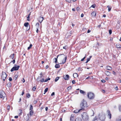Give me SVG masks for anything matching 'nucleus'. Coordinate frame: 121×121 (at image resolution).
Instances as JSON below:
<instances>
[{
  "label": "nucleus",
  "mask_w": 121,
  "mask_h": 121,
  "mask_svg": "<svg viewBox=\"0 0 121 121\" xmlns=\"http://www.w3.org/2000/svg\"><path fill=\"white\" fill-rule=\"evenodd\" d=\"M87 103L86 101L84 99H83L80 105V107L82 110H84V108L87 107Z\"/></svg>",
  "instance_id": "f257e3e1"
},
{
  "label": "nucleus",
  "mask_w": 121,
  "mask_h": 121,
  "mask_svg": "<svg viewBox=\"0 0 121 121\" xmlns=\"http://www.w3.org/2000/svg\"><path fill=\"white\" fill-rule=\"evenodd\" d=\"M6 96V95L4 91H2L0 92V98L3 99L4 102L7 101V98Z\"/></svg>",
  "instance_id": "f03ea898"
},
{
  "label": "nucleus",
  "mask_w": 121,
  "mask_h": 121,
  "mask_svg": "<svg viewBox=\"0 0 121 121\" xmlns=\"http://www.w3.org/2000/svg\"><path fill=\"white\" fill-rule=\"evenodd\" d=\"M64 55V56H65V58L63 60L62 63H60V64H63L65 63L66 62V60L67 59V56H65V55H64L63 54H61V55H58L57 56V58H55V62L56 63H57V58H58V57L59 55Z\"/></svg>",
  "instance_id": "7ed1b4c3"
},
{
  "label": "nucleus",
  "mask_w": 121,
  "mask_h": 121,
  "mask_svg": "<svg viewBox=\"0 0 121 121\" xmlns=\"http://www.w3.org/2000/svg\"><path fill=\"white\" fill-rule=\"evenodd\" d=\"M82 118L83 120L86 121L89 119V117L87 113L86 112H83L82 115Z\"/></svg>",
  "instance_id": "20e7f679"
},
{
  "label": "nucleus",
  "mask_w": 121,
  "mask_h": 121,
  "mask_svg": "<svg viewBox=\"0 0 121 121\" xmlns=\"http://www.w3.org/2000/svg\"><path fill=\"white\" fill-rule=\"evenodd\" d=\"M87 96L88 98L91 99H93L95 97V94L91 92H88Z\"/></svg>",
  "instance_id": "39448f33"
},
{
  "label": "nucleus",
  "mask_w": 121,
  "mask_h": 121,
  "mask_svg": "<svg viewBox=\"0 0 121 121\" xmlns=\"http://www.w3.org/2000/svg\"><path fill=\"white\" fill-rule=\"evenodd\" d=\"M36 80L38 82L40 81L42 82H43L44 81L43 76H39L37 78Z\"/></svg>",
  "instance_id": "423d86ee"
},
{
  "label": "nucleus",
  "mask_w": 121,
  "mask_h": 121,
  "mask_svg": "<svg viewBox=\"0 0 121 121\" xmlns=\"http://www.w3.org/2000/svg\"><path fill=\"white\" fill-rule=\"evenodd\" d=\"M14 66L11 69V72H12L14 70H17L19 69L20 67L19 65L17 66V65H14Z\"/></svg>",
  "instance_id": "0eeeda50"
},
{
  "label": "nucleus",
  "mask_w": 121,
  "mask_h": 121,
  "mask_svg": "<svg viewBox=\"0 0 121 121\" xmlns=\"http://www.w3.org/2000/svg\"><path fill=\"white\" fill-rule=\"evenodd\" d=\"M44 19L43 17H40L38 18V20L40 23H41Z\"/></svg>",
  "instance_id": "6e6552de"
},
{
  "label": "nucleus",
  "mask_w": 121,
  "mask_h": 121,
  "mask_svg": "<svg viewBox=\"0 0 121 121\" xmlns=\"http://www.w3.org/2000/svg\"><path fill=\"white\" fill-rule=\"evenodd\" d=\"M105 118V116L103 114L101 117H100V119L102 121H103L104 120Z\"/></svg>",
  "instance_id": "1a4fd4ad"
},
{
  "label": "nucleus",
  "mask_w": 121,
  "mask_h": 121,
  "mask_svg": "<svg viewBox=\"0 0 121 121\" xmlns=\"http://www.w3.org/2000/svg\"><path fill=\"white\" fill-rule=\"evenodd\" d=\"M106 68L108 70H111L112 69V67L109 65L107 66Z\"/></svg>",
  "instance_id": "9d476101"
},
{
  "label": "nucleus",
  "mask_w": 121,
  "mask_h": 121,
  "mask_svg": "<svg viewBox=\"0 0 121 121\" xmlns=\"http://www.w3.org/2000/svg\"><path fill=\"white\" fill-rule=\"evenodd\" d=\"M91 15L92 17H95L96 16V13L95 11H93L91 13Z\"/></svg>",
  "instance_id": "9b49d317"
},
{
  "label": "nucleus",
  "mask_w": 121,
  "mask_h": 121,
  "mask_svg": "<svg viewBox=\"0 0 121 121\" xmlns=\"http://www.w3.org/2000/svg\"><path fill=\"white\" fill-rule=\"evenodd\" d=\"M108 116H109V118L110 119L111 118V115L110 112V111L108 110L107 111Z\"/></svg>",
  "instance_id": "f8f14e48"
},
{
  "label": "nucleus",
  "mask_w": 121,
  "mask_h": 121,
  "mask_svg": "<svg viewBox=\"0 0 121 121\" xmlns=\"http://www.w3.org/2000/svg\"><path fill=\"white\" fill-rule=\"evenodd\" d=\"M81 110H82L81 108L80 109H79L78 110V109H76V110H75L73 112L75 113H77L78 112H79V111H80Z\"/></svg>",
  "instance_id": "ddd939ff"
},
{
  "label": "nucleus",
  "mask_w": 121,
  "mask_h": 121,
  "mask_svg": "<svg viewBox=\"0 0 121 121\" xmlns=\"http://www.w3.org/2000/svg\"><path fill=\"white\" fill-rule=\"evenodd\" d=\"M15 55L14 53L11 54V55L9 56V57L10 58H11L13 59L14 58V56Z\"/></svg>",
  "instance_id": "4468645a"
},
{
  "label": "nucleus",
  "mask_w": 121,
  "mask_h": 121,
  "mask_svg": "<svg viewBox=\"0 0 121 121\" xmlns=\"http://www.w3.org/2000/svg\"><path fill=\"white\" fill-rule=\"evenodd\" d=\"M117 47L118 48H121V45L119 43H117L116 44Z\"/></svg>",
  "instance_id": "2eb2a0df"
},
{
  "label": "nucleus",
  "mask_w": 121,
  "mask_h": 121,
  "mask_svg": "<svg viewBox=\"0 0 121 121\" xmlns=\"http://www.w3.org/2000/svg\"><path fill=\"white\" fill-rule=\"evenodd\" d=\"M29 115L31 116L33 115L34 114L33 111L32 110H31L29 112Z\"/></svg>",
  "instance_id": "dca6fc26"
},
{
  "label": "nucleus",
  "mask_w": 121,
  "mask_h": 121,
  "mask_svg": "<svg viewBox=\"0 0 121 121\" xmlns=\"http://www.w3.org/2000/svg\"><path fill=\"white\" fill-rule=\"evenodd\" d=\"M64 78L65 80H68L69 78V76H64Z\"/></svg>",
  "instance_id": "f3484780"
},
{
  "label": "nucleus",
  "mask_w": 121,
  "mask_h": 121,
  "mask_svg": "<svg viewBox=\"0 0 121 121\" xmlns=\"http://www.w3.org/2000/svg\"><path fill=\"white\" fill-rule=\"evenodd\" d=\"M105 73L107 75V76H109V74L110 73L108 71H105Z\"/></svg>",
  "instance_id": "a211bd4d"
},
{
  "label": "nucleus",
  "mask_w": 121,
  "mask_h": 121,
  "mask_svg": "<svg viewBox=\"0 0 121 121\" xmlns=\"http://www.w3.org/2000/svg\"><path fill=\"white\" fill-rule=\"evenodd\" d=\"M80 92L81 93L84 95L85 94V92L83 91L82 90H80Z\"/></svg>",
  "instance_id": "6ab92c4d"
},
{
  "label": "nucleus",
  "mask_w": 121,
  "mask_h": 121,
  "mask_svg": "<svg viewBox=\"0 0 121 121\" xmlns=\"http://www.w3.org/2000/svg\"><path fill=\"white\" fill-rule=\"evenodd\" d=\"M29 25V23L28 22L25 23L24 24V26L26 27H27Z\"/></svg>",
  "instance_id": "aec40b11"
},
{
  "label": "nucleus",
  "mask_w": 121,
  "mask_h": 121,
  "mask_svg": "<svg viewBox=\"0 0 121 121\" xmlns=\"http://www.w3.org/2000/svg\"><path fill=\"white\" fill-rule=\"evenodd\" d=\"M76 70L78 71H81L82 70V68L79 67Z\"/></svg>",
  "instance_id": "412c9836"
},
{
  "label": "nucleus",
  "mask_w": 121,
  "mask_h": 121,
  "mask_svg": "<svg viewBox=\"0 0 121 121\" xmlns=\"http://www.w3.org/2000/svg\"><path fill=\"white\" fill-rule=\"evenodd\" d=\"M30 13H30L28 15V17H27V20L28 21H30Z\"/></svg>",
  "instance_id": "4be33fe9"
},
{
  "label": "nucleus",
  "mask_w": 121,
  "mask_h": 121,
  "mask_svg": "<svg viewBox=\"0 0 121 121\" xmlns=\"http://www.w3.org/2000/svg\"><path fill=\"white\" fill-rule=\"evenodd\" d=\"M29 117L28 115V114L27 116H26V120L27 121H28L29 120Z\"/></svg>",
  "instance_id": "5701e85b"
},
{
  "label": "nucleus",
  "mask_w": 121,
  "mask_h": 121,
  "mask_svg": "<svg viewBox=\"0 0 121 121\" xmlns=\"http://www.w3.org/2000/svg\"><path fill=\"white\" fill-rule=\"evenodd\" d=\"M55 67L56 68H58L60 67V65L58 64H56L55 65Z\"/></svg>",
  "instance_id": "b1692460"
},
{
  "label": "nucleus",
  "mask_w": 121,
  "mask_h": 121,
  "mask_svg": "<svg viewBox=\"0 0 121 121\" xmlns=\"http://www.w3.org/2000/svg\"><path fill=\"white\" fill-rule=\"evenodd\" d=\"M7 76L4 77V76H1V78L3 79L4 81Z\"/></svg>",
  "instance_id": "393cba45"
},
{
  "label": "nucleus",
  "mask_w": 121,
  "mask_h": 121,
  "mask_svg": "<svg viewBox=\"0 0 121 121\" xmlns=\"http://www.w3.org/2000/svg\"><path fill=\"white\" fill-rule=\"evenodd\" d=\"M75 121H82V120L80 118H77L76 119Z\"/></svg>",
  "instance_id": "a878e982"
},
{
  "label": "nucleus",
  "mask_w": 121,
  "mask_h": 121,
  "mask_svg": "<svg viewBox=\"0 0 121 121\" xmlns=\"http://www.w3.org/2000/svg\"><path fill=\"white\" fill-rule=\"evenodd\" d=\"M117 72H115L114 71H112V73L113 75H117Z\"/></svg>",
  "instance_id": "bb28decb"
},
{
  "label": "nucleus",
  "mask_w": 121,
  "mask_h": 121,
  "mask_svg": "<svg viewBox=\"0 0 121 121\" xmlns=\"http://www.w3.org/2000/svg\"><path fill=\"white\" fill-rule=\"evenodd\" d=\"M107 7L108 8V11H110L111 9V7L109 6V5L107 6Z\"/></svg>",
  "instance_id": "cd10ccee"
},
{
  "label": "nucleus",
  "mask_w": 121,
  "mask_h": 121,
  "mask_svg": "<svg viewBox=\"0 0 121 121\" xmlns=\"http://www.w3.org/2000/svg\"><path fill=\"white\" fill-rule=\"evenodd\" d=\"M33 109V106L31 104L30 105V108L29 110H32Z\"/></svg>",
  "instance_id": "c85d7f7f"
},
{
  "label": "nucleus",
  "mask_w": 121,
  "mask_h": 121,
  "mask_svg": "<svg viewBox=\"0 0 121 121\" xmlns=\"http://www.w3.org/2000/svg\"><path fill=\"white\" fill-rule=\"evenodd\" d=\"M32 45L31 44H30V46L29 47H28V48H27V49L28 50H29V49H30V48H31V47H32Z\"/></svg>",
  "instance_id": "c756f323"
},
{
  "label": "nucleus",
  "mask_w": 121,
  "mask_h": 121,
  "mask_svg": "<svg viewBox=\"0 0 121 121\" xmlns=\"http://www.w3.org/2000/svg\"><path fill=\"white\" fill-rule=\"evenodd\" d=\"M59 77H56L55 80V82H57L58 80L59 79Z\"/></svg>",
  "instance_id": "7c9ffc66"
},
{
  "label": "nucleus",
  "mask_w": 121,
  "mask_h": 121,
  "mask_svg": "<svg viewBox=\"0 0 121 121\" xmlns=\"http://www.w3.org/2000/svg\"><path fill=\"white\" fill-rule=\"evenodd\" d=\"M48 90V88H46L44 90V94H45V93Z\"/></svg>",
  "instance_id": "2f4dec72"
},
{
  "label": "nucleus",
  "mask_w": 121,
  "mask_h": 121,
  "mask_svg": "<svg viewBox=\"0 0 121 121\" xmlns=\"http://www.w3.org/2000/svg\"><path fill=\"white\" fill-rule=\"evenodd\" d=\"M36 28H39V23L38 22L36 23Z\"/></svg>",
  "instance_id": "473e14b6"
},
{
  "label": "nucleus",
  "mask_w": 121,
  "mask_h": 121,
  "mask_svg": "<svg viewBox=\"0 0 121 121\" xmlns=\"http://www.w3.org/2000/svg\"><path fill=\"white\" fill-rule=\"evenodd\" d=\"M15 59H13V60H12V61H11L10 63H11L12 62V63H13V64H14L15 63Z\"/></svg>",
  "instance_id": "72a5a7b5"
},
{
  "label": "nucleus",
  "mask_w": 121,
  "mask_h": 121,
  "mask_svg": "<svg viewBox=\"0 0 121 121\" xmlns=\"http://www.w3.org/2000/svg\"><path fill=\"white\" fill-rule=\"evenodd\" d=\"M1 76H7V75L5 72H3Z\"/></svg>",
  "instance_id": "f704fd0d"
},
{
  "label": "nucleus",
  "mask_w": 121,
  "mask_h": 121,
  "mask_svg": "<svg viewBox=\"0 0 121 121\" xmlns=\"http://www.w3.org/2000/svg\"><path fill=\"white\" fill-rule=\"evenodd\" d=\"M93 121H97V118L96 117H95L93 120Z\"/></svg>",
  "instance_id": "c9c22d12"
},
{
  "label": "nucleus",
  "mask_w": 121,
  "mask_h": 121,
  "mask_svg": "<svg viewBox=\"0 0 121 121\" xmlns=\"http://www.w3.org/2000/svg\"><path fill=\"white\" fill-rule=\"evenodd\" d=\"M50 78H48V79H46L44 81L45 82H47L48 80H50Z\"/></svg>",
  "instance_id": "e433bc0d"
},
{
  "label": "nucleus",
  "mask_w": 121,
  "mask_h": 121,
  "mask_svg": "<svg viewBox=\"0 0 121 121\" xmlns=\"http://www.w3.org/2000/svg\"><path fill=\"white\" fill-rule=\"evenodd\" d=\"M72 87L71 86H69L68 87L67 89L68 90H69L71 89Z\"/></svg>",
  "instance_id": "4c0bfd02"
},
{
  "label": "nucleus",
  "mask_w": 121,
  "mask_h": 121,
  "mask_svg": "<svg viewBox=\"0 0 121 121\" xmlns=\"http://www.w3.org/2000/svg\"><path fill=\"white\" fill-rule=\"evenodd\" d=\"M10 106L9 105L7 107V110L8 111H9L10 110Z\"/></svg>",
  "instance_id": "58836bf2"
},
{
  "label": "nucleus",
  "mask_w": 121,
  "mask_h": 121,
  "mask_svg": "<svg viewBox=\"0 0 121 121\" xmlns=\"http://www.w3.org/2000/svg\"><path fill=\"white\" fill-rule=\"evenodd\" d=\"M95 4H93L91 6V7L93 8H95Z\"/></svg>",
  "instance_id": "ea45409f"
},
{
  "label": "nucleus",
  "mask_w": 121,
  "mask_h": 121,
  "mask_svg": "<svg viewBox=\"0 0 121 121\" xmlns=\"http://www.w3.org/2000/svg\"><path fill=\"white\" fill-rule=\"evenodd\" d=\"M86 54L85 55V56L81 60V61H83V60H84V59H85L86 57Z\"/></svg>",
  "instance_id": "a19ab883"
},
{
  "label": "nucleus",
  "mask_w": 121,
  "mask_h": 121,
  "mask_svg": "<svg viewBox=\"0 0 121 121\" xmlns=\"http://www.w3.org/2000/svg\"><path fill=\"white\" fill-rule=\"evenodd\" d=\"M28 95H27V97L28 98H29L30 97V94L29 93H28Z\"/></svg>",
  "instance_id": "79ce46f5"
},
{
  "label": "nucleus",
  "mask_w": 121,
  "mask_h": 121,
  "mask_svg": "<svg viewBox=\"0 0 121 121\" xmlns=\"http://www.w3.org/2000/svg\"><path fill=\"white\" fill-rule=\"evenodd\" d=\"M90 60V58H88L86 62V63H87Z\"/></svg>",
  "instance_id": "37998d69"
},
{
  "label": "nucleus",
  "mask_w": 121,
  "mask_h": 121,
  "mask_svg": "<svg viewBox=\"0 0 121 121\" xmlns=\"http://www.w3.org/2000/svg\"><path fill=\"white\" fill-rule=\"evenodd\" d=\"M65 1L68 2L70 3L71 2V0H65Z\"/></svg>",
  "instance_id": "c03bdc74"
},
{
  "label": "nucleus",
  "mask_w": 121,
  "mask_h": 121,
  "mask_svg": "<svg viewBox=\"0 0 121 121\" xmlns=\"http://www.w3.org/2000/svg\"><path fill=\"white\" fill-rule=\"evenodd\" d=\"M36 88V87L35 86H34L32 88V90L35 91Z\"/></svg>",
  "instance_id": "a18cd8bd"
},
{
  "label": "nucleus",
  "mask_w": 121,
  "mask_h": 121,
  "mask_svg": "<svg viewBox=\"0 0 121 121\" xmlns=\"http://www.w3.org/2000/svg\"><path fill=\"white\" fill-rule=\"evenodd\" d=\"M72 117H70V121H73V117H72V116H71Z\"/></svg>",
  "instance_id": "49530a36"
},
{
  "label": "nucleus",
  "mask_w": 121,
  "mask_h": 121,
  "mask_svg": "<svg viewBox=\"0 0 121 121\" xmlns=\"http://www.w3.org/2000/svg\"><path fill=\"white\" fill-rule=\"evenodd\" d=\"M119 109L120 111H121V105H119Z\"/></svg>",
  "instance_id": "de8ad7c7"
},
{
  "label": "nucleus",
  "mask_w": 121,
  "mask_h": 121,
  "mask_svg": "<svg viewBox=\"0 0 121 121\" xmlns=\"http://www.w3.org/2000/svg\"><path fill=\"white\" fill-rule=\"evenodd\" d=\"M109 33L110 35L112 33V30H109Z\"/></svg>",
  "instance_id": "09e8293b"
},
{
  "label": "nucleus",
  "mask_w": 121,
  "mask_h": 121,
  "mask_svg": "<svg viewBox=\"0 0 121 121\" xmlns=\"http://www.w3.org/2000/svg\"><path fill=\"white\" fill-rule=\"evenodd\" d=\"M101 81L103 83H104V82H105V80H104V79H102L101 80Z\"/></svg>",
  "instance_id": "8fccbe9b"
},
{
  "label": "nucleus",
  "mask_w": 121,
  "mask_h": 121,
  "mask_svg": "<svg viewBox=\"0 0 121 121\" xmlns=\"http://www.w3.org/2000/svg\"><path fill=\"white\" fill-rule=\"evenodd\" d=\"M67 45H66L65 46L63 47V48L64 49H65L66 50L67 49L66 47Z\"/></svg>",
  "instance_id": "3c124183"
},
{
  "label": "nucleus",
  "mask_w": 121,
  "mask_h": 121,
  "mask_svg": "<svg viewBox=\"0 0 121 121\" xmlns=\"http://www.w3.org/2000/svg\"><path fill=\"white\" fill-rule=\"evenodd\" d=\"M9 81H11L12 80V78L11 77H10L9 79Z\"/></svg>",
  "instance_id": "603ef678"
},
{
  "label": "nucleus",
  "mask_w": 121,
  "mask_h": 121,
  "mask_svg": "<svg viewBox=\"0 0 121 121\" xmlns=\"http://www.w3.org/2000/svg\"><path fill=\"white\" fill-rule=\"evenodd\" d=\"M72 83L73 84H74L75 83V81L74 80H73L72 81Z\"/></svg>",
  "instance_id": "864d4df0"
},
{
  "label": "nucleus",
  "mask_w": 121,
  "mask_h": 121,
  "mask_svg": "<svg viewBox=\"0 0 121 121\" xmlns=\"http://www.w3.org/2000/svg\"><path fill=\"white\" fill-rule=\"evenodd\" d=\"M90 76H89L88 77L86 78V79H90Z\"/></svg>",
  "instance_id": "5fc2aeb1"
},
{
  "label": "nucleus",
  "mask_w": 121,
  "mask_h": 121,
  "mask_svg": "<svg viewBox=\"0 0 121 121\" xmlns=\"http://www.w3.org/2000/svg\"><path fill=\"white\" fill-rule=\"evenodd\" d=\"M76 9L77 11H78L79 10L80 8L78 7Z\"/></svg>",
  "instance_id": "6e6d98bb"
},
{
  "label": "nucleus",
  "mask_w": 121,
  "mask_h": 121,
  "mask_svg": "<svg viewBox=\"0 0 121 121\" xmlns=\"http://www.w3.org/2000/svg\"><path fill=\"white\" fill-rule=\"evenodd\" d=\"M38 28H36V29H37V30H36V32L37 33L38 32V31H39Z\"/></svg>",
  "instance_id": "4d7b16f0"
},
{
  "label": "nucleus",
  "mask_w": 121,
  "mask_h": 121,
  "mask_svg": "<svg viewBox=\"0 0 121 121\" xmlns=\"http://www.w3.org/2000/svg\"><path fill=\"white\" fill-rule=\"evenodd\" d=\"M24 91H23L22 92V95H23L24 94Z\"/></svg>",
  "instance_id": "13d9d810"
},
{
  "label": "nucleus",
  "mask_w": 121,
  "mask_h": 121,
  "mask_svg": "<svg viewBox=\"0 0 121 121\" xmlns=\"http://www.w3.org/2000/svg\"><path fill=\"white\" fill-rule=\"evenodd\" d=\"M55 95V93L54 92H53L51 94V95L52 96L53 95Z\"/></svg>",
  "instance_id": "bf43d9fd"
},
{
  "label": "nucleus",
  "mask_w": 121,
  "mask_h": 121,
  "mask_svg": "<svg viewBox=\"0 0 121 121\" xmlns=\"http://www.w3.org/2000/svg\"><path fill=\"white\" fill-rule=\"evenodd\" d=\"M84 16V14L83 13H82L81 15V17H83Z\"/></svg>",
  "instance_id": "052dcab7"
},
{
  "label": "nucleus",
  "mask_w": 121,
  "mask_h": 121,
  "mask_svg": "<svg viewBox=\"0 0 121 121\" xmlns=\"http://www.w3.org/2000/svg\"><path fill=\"white\" fill-rule=\"evenodd\" d=\"M91 31V30H90L89 29L88 30V31H87V33H89Z\"/></svg>",
  "instance_id": "680f3d73"
},
{
  "label": "nucleus",
  "mask_w": 121,
  "mask_h": 121,
  "mask_svg": "<svg viewBox=\"0 0 121 121\" xmlns=\"http://www.w3.org/2000/svg\"><path fill=\"white\" fill-rule=\"evenodd\" d=\"M62 112H65V110L64 109H63L62 110Z\"/></svg>",
  "instance_id": "e2e57ef3"
},
{
  "label": "nucleus",
  "mask_w": 121,
  "mask_h": 121,
  "mask_svg": "<svg viewBox=\"0 0 121 121\" xmlns=\"http://www.w3.org/2000/svg\"><path fill=\"white\" fill-rule=\"evenodd\" d=\"M115 89L116 90H118V88L117 86L115 88Z\"/></svg>",
  "instance_id": "0e129e2a"
},
{
  "label": "nucleus",
  "mask_w": 121,
  "mask_h": 121,
  "mask_svg": "<svg viewBox=\"0 0 121 121\" xmlns=\"http://www.w3.org/2000/svg\"><path fill=\"white\" fill-rule=\"evenodd\" d=\"M19 111H20V114H21L22 113V110H19Z\"/></svg>",
  "instance_id": "69168bd1"
},
{
  "label": "nucleus",
  "mask_w": 121,
  "mask_h": 121,
  "mask_svg": "<svg viewBox=\"0 0 121 121\" xmlns=\"http://www.w3.org/2000/svg\"><path fill=\"white\" fill-rule=\"evenodd\" d=\"M102 92H103V93H104V92H105V91L104 90H102Z\"/></svg>",
  "instance_id": "338daca9"
},
{
  "label": "nucleus",
  "mask_w": 121,
  "mask_h": 121,
  "mask_svg": "<svg viewBox=\"0 0 121 121\" xmlns=\"http://www.w3.org/2000/svg\"><path fill=\"white\" fill-rule=\"evenodd\" d=\"M46 69H48V65H47L45 67Z\"/></svg>",
  "instance_id": "774afa93"
}]
</instances>
